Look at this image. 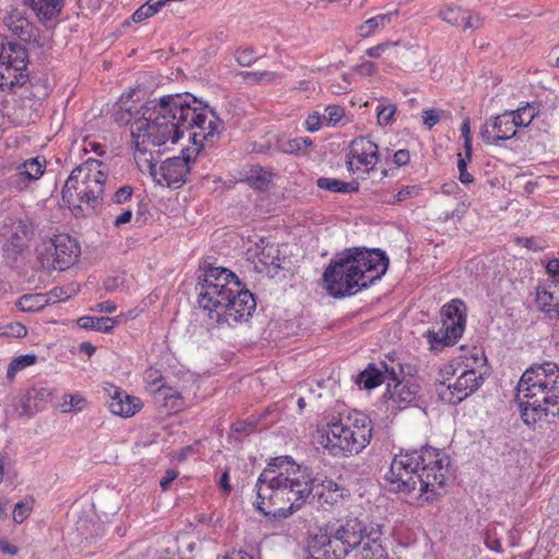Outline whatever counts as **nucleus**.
Wrapping results in <instances>:
<instances>
[{
    "label": "nucleus",
    "mask_w": 559,
    "mask_h": 559,
    "mask_svg": "<svg viewBox=\"0 0 559 559\" xmlns=\"http://www.w3.org/2000/svg\"><path fill=\"white\" fill-rule=\"evenodd\" d=\"M86 405V401L79 394H64L60 404L63 413L71 411H82Z\"/></svg>",
    "instance_id": "42"
},
{
    "label": "nucleus",
    "mask_w": 559,
    "mask_h": 559,
    "mask_svg": "<svg viewBox=\"0 0 559 559\" xmlns=\"http://www.w3.org/2000/svg\"><path fill=\"white\" fill-rule=\"evenodd\" d=\"M318 188L335 193H352L357 192L359 189L358 182L342 181L336 178L320 177L317 180Z\"/></svg>",
    "instance_id": "33"
},
{
    "label": "nucleus",
    "mask_w": 559,
    "mask_h": 559,
    "mask_svg": "<svg viewBox=\"0 0 559 559\" xmlns=\"http://www.w3.org/2000/svg\"><path fill=\"white\" fill-rule=\"evenodd\" d=\"M516 242L518 245L532 251H539L544 249V246L540 243V241H537L535 238H518Z\"/></svg>",
    "instance_id": "55"
},
{
    "label": "nucleus",
    "mask_w": 559,
    "mask_h": 559,
    "mask_svg": "<svg viewBox=\"0 0 559 559\" xmlns=\"http://www.w3.org/2000/svg\"><path fill=\"white\" fill-rule=\"evenodd\" d=\"M3 23L7 28L12 33V35L16 36L23 41H32L36 40L37 37V28L27 20L23 12L15 9L9 12L4 19Z\"/></svg>",
    "instance_id": "23"
},
{
    "label": "nucleus",
    "mask_w": 559,
    "mask_h": 559,
    "mask_svg": "<svg viewBox=\"0 0 559 559\" xmlns=\"http://www.w3.org/2000/svg\"><path fill=\"white\" fill-rule=\"evenodd\" d=\"M352 82L347 74L333 79L329 84V91L335 95H342L350 91Z\"/></svg>",
    "instance_id": "44"
},
{
    "label": "nucleus",
    "mask_w": 559,
    "mask_h": 559,
    "mask_svg": "<svg viewBox=\"0 0 559 559\" xmlns=\"http://www.w3.org/2000/svg\"><path fill=\"white\" fill-rule=\"evenodd\" d=\"M474 355L466 360L464 371L452 383L441 381L437 384L436 392L439 399L449 404L456 405L473 394L483 383L479 369L484 366L486 358L484 352L474 347Z\"/></svg>",
    "instance_id": "13"
},
{
    "label": "nucleus",
    "mask_w": 559,
    "mask_h": 559,
    "mask_svg": "<svg viewBox=\"0 0 559 559\" xmlns=\"http://www.w3.org/2000/svg\"><path fill=\"white\" fill-rule=\"evenodd\" d=\"M226 301L222 311L215 318L217 322H225L228 325H234L248 321L257 307L253 295L246 289L241 282H238L237 293Z\"/></svg>",
    "instance_id": "16"
},
{
    "label": "nucleus",
    "mask_w": 559,
    "mask_h": 559,
    "mask_svg": "<svg viewBox=\"0 0 559 559\" xmlns=\"http://www.w3.org/2000/svg\"><path fill=\"white\" fill-rule=\"evenodd\" d=\"M370 418L358 411L333 417L317 431L318 443L332 456L359 454L371 441Z\"/></svg>",
    "instance_id": "7"
},
{
    "label": "nucleus",
    "mask_w": 559,
    "mask_h": 559,
    "mask_svg": "<svg viewBox=\"0 0 559 559\" xmlns=\"http://www.w3.org/2000/svg\"><path fill=\"white\" fill-rule=\"evenodd\" d=\"M246 254L259 273L273 277L281 269L282 255L278 246L263 238L250 240Z\"/></svg>",
    "instance_id": "15"
},
{
    "label": "nucleus",
    "mask_w": 559,
    "mask_h": 559,
    "mask_svg": "<svg viewBox=\"0 0 559 559\" xmlns=\"http://www.w3.org/2000/svg\"><path fill=\"white\" fill-rule=\"evenodd\" d=\"M150 173L157 186L170 189L175 182V157H167L159 165L151 164Z\"/></svg>",
    "instance_id": "27"
},
{
    "label": "nucleus",
    "mask_w": 559,
    "mask_h": 559,
    "mask_svg": "<svg viewBox=\"0 0 559 559\" xmlns=\"http://www.w3.org/2000/svg\"><path fill=\"white\" fill-rule=\"evenodd\" d=\"M132 194H133L132 187L123 186L115 192V194L112 197V202L116 204H123L131 199Z\"/></svg>",
    "instance_id": "53"
},
{
    "label": "nucleus",
    "mask_w": 559,
    "mask_h": 559,
    "mask_svg": "<svg viewBox=\"0 0 559 559\" xmlns=\"http://www.w3.org/2000/svg\"><path fill=\"white\" fill-rule=\"evenodd\" d=\"M38 17L51 20L62 10L63 0H26Z\"/></svg>",
    "instance_id": "30"
},
{
    "label": "nucleus",
    "mask_w": 559,
    "mask_h": 559,
    "mask_svg": "<svg viewBox=\"0 0 559 559\" xmlns=\"http://www.w3.org/2000/svg\"><path fill=\"white\" fill-rule=\"evenodd\" d=\"M317 479L306 466L290 456L272 459L261 472L257 484V508L264 515L288 518L300 510L313 493L321 504L344 503L350 491L331 478Z\"/></svg>",
    "instance_id": "1"
},
{
    "label": "nucleus",
    "mask_w": 559,
    "mask_h": 559,
    "mask_svg": "<svg viewBox=\"0 0 559 559\" xmlns=\"http://www.w3.org/2000/svg\"><path fill=\"white\" fill-rule=\"evenodd\" d=\"M175 480V471L168 469L166 475L160 479L159 485L162 489L165 491L169 488V485Z\"/></svg>",
    "instance_id": "61"
},
{
    "label": "nucleus",
    "mask_w": 559,
    "mask_h": 559,
    "mask_svg": "<svg viewBox=\"0 0 559 559\" xmlns=\"http://www.w3.org/2000/svg\"><path fill=\"white\" fill-rule=\"evenodd\" d=\"M355 72L362 76H372L377 74V64L372 61L365 60L355 67Z\"/></svg>",
    "instance_id": "52"
},
{
    "label": "nucleus",
    "mask_w": 559,
    "mask_h": 559,
    "mask_svg": "<svg viewBox=\"0 0 559 559\" xmlns=\"http://www.w3.org/2000/svg\"><path fill=\"white\" fill-rule=\"evenodd\" d=\"M461 134L463 138V148L464 151H473L472 145V135H471V120L466 117L461 126Z\"/></svg>",
    "instance_id": "51"
},
{
    "label": "nucleus",
    "mask_w": 559,
    "mask_h": 559,
    "mask_svg": "<svg viewBox=\"0 0 559 559\" xmlns=\"http://www.w3.org/2000/svg\"><path fill=\"white\" fill-rule=\"evenodd\" d=\"M144 379L147 389L153 394L155 403L159 407L166 408V414H170L175 405V393L171 386H167L164 382V377L159 370L148 368L144 373Z\"/></svg>",
    "instance_id": "20"
},
{
    "label": "nucleus",
    "mask_w": 559,
    "mask_h": 559,
    "mask_svg": "<svg viewBox=\"0 0 559 559\" xmlns=\"http://www.w3.org/2000/svg\"><path fill=\"white\" fill-rule=\"evenodd\" d=\"M173 95H166L158 102L152 100L142 106L134 116L131 124L132 146L135 152L144 154L150 144L160 146L170 141L175 144V115L169 108Z\"/></svg>",
    "instance_id": "8"
},
{
    "label": "nucleus",
    "mask_w": 559,
    "mask_h": 559,
    "mask_svg": "<svg viewBox=\"0 0 559 559\" xmlns=\"http://www.w3.org/2000/svg\"><path fill=\"white\" fill-rule=\"evenodd\" d=\"M393 162L397 166H404L409 162V152L407 150H399L393 155Z\"/></svg>",
    "instance_id": "58"
},
{
    "label": "nucleus",
    "mask_w": 559,
    "mask_h": 559,
    "mask_svg": "<svg viewBox=\"0 0 559 559\" xmlns=\"http://www.w3.org/2000/svg\"><path fill=\"white\" fill-rule=\"evenodd\" d=\"M243 78L248 83L271 84L276 81L277 74L272 71H247Z\"/></svg>",
    "instance_id": "41"
},
{
    "label": "nucleus",
    "mask_w": 559,
    "mask_h": 559,
    "mask_svg": "<svg viewBox=\"0 0 559 559\" xmlns=\"http://www.w3.org/2000/svg\"><path fill=\"white\" fill-rule=\"evenodd\" d=\"M538 114L535 104H526L515 110H507L487 119L480 128V138L487 145H499L514 138L518 130L528 127Z\"/></svg>",
    "instance_id": "11"
},
{
    "label": "nucleus",
    "mask_w": 559,
    "mask_h": 559,
    "mask_svg": "<svg viewBox=\"0 0 559 559\" xmlns=\"http://www.w3.org/2000/svg\"><path fill=\"white\" fill-rule=\"evenodd\" d=\"M379 162L378 145L365 136L356 138L346 155L347 170L352 174L370 173Z\"/></svg>",
    "instance_id": "18"
},
{
    "label": "nucleus",
    "mask_w": 559,
    "mask_h": 559,
    "mask_svg": "<svg viewBox=\"0 0 559 559\" xmlns=\"http://www.w3.org/2000/svg\"><path fill=\"white\" fill-rule=\"evenodd\" d=\"M36 359H37L36 356L32 355V354L22 355V356L14 358L8 367V371H7L8 378H10V379L14 378V376L17 371H20L28 366L34 365L36 362Z\"/></svg>",
    "instance_id": "40"
},
{
    "label": "nucleus",
    "mask_w": 559,
    "mask_h": 559,
    "mask_svg": "<svg viewBox=\"0 0 559 559\" xmlns=\"http://www.w3.org/2000/svg\"><path fill=\"white\" fill-rule=\"evenodd\" d=\"M535 301L537 307L545 312L549 319H556L559 307V286L555 283L543 282L536 286Z\"/></svg>",
    "instance_id": "24"
},
{
    "label": "nucleus",
    "mask_w": 559,
    "mask_h": 559,
    "mask_svg": "<svg viewBox=\"0 0 559 559\" xmlns=\"http://www.w3.org/2000/svg\"><path fill=\"white\" fill-rule=\"evenodd\" d=\"M324 111L323 119L328 127L336 126L345 115L344 108L338 105H329Z\"/></svg>",
    "instance_id": "43"
},
{
    "label": "nucleus",
    "mask_w": 559,
    "mask_h": 559,
    "mask_svg": "<svg viewBox=\"0 0 559 559\" xmlns=\"http://www.w3.org/2000/svg\"><path fill=\"white\" fill-rule=\"evenodd\" d=\"M46 302L45 296L40 294L22 296L16 306L24 312L37 311L44 307Z\"/></svg>",
    "instance_id": "38"
},
{
    "label": "nucleus",
    "mask_w": 559,
    "mask_h": 559,
    "mask_svg": "<svg viewBox=\"0 0 559 559\" xmlns=\"http://www.w3.org/2000/svg\"><path fill=\"white\" fill-rule=\"evenodd\" d=\"M32 510L33 500L17 502L13 510V521L17 524L23 523L31 515Z\"/></svg>",
    "instance_id": "45"
},
{
    "label": "nucleus",
    "mask_w": 559,
    "mask_h": 559,
    "mask_svg": "<svg viewBox=\"0 0 559 559\" xmlns=\"http://www.w3.org/2000/svg\"><path fill=\"white\" fill-rule=\"evenodd\" d=\"M546 272L551 277L548 282L559 286V259H550L546 264Z\"/></svg>",
    "instance_id": "54"
},
{
    "label": "nucleus",
    "mask_w": 559,
    "mask_h": 559,
    "mask_svg": "<svg viewBox=\"0 0 559 559\" xmlns=\"http://www.w3.org/2000/svg\"><path fill=\"white\" fill-rule=\"evenodd\" d=\"M116 309H117V306L111 300H106V301H103V302H99L96 305V310H98L100 312L112 313L116 311Z\"/></svg>",
    "instance_id": "60"
},
{
    "label": "nucleus",
    "mask_w": 559,
    "mask_h": 559,
    "mask_svg": "<svg viewBox=\"0 0 559 559\" xmlns=\"http://www.w3.org/2000/svg\"><path fill=\"white\" fill-rule=\"evenodd\" d=\"M466 306L460 299H453L441 308V325L425 333L429 350L440 353L454 345L463 335L466 326Z\"/></svg>",
    "instance_id": "12"
},
{
    "label": "nucleus",
    "mask_w": 559,
    "mask_h": 559,
    "mask_svg": "<svg viewBox=\"0 0 559 559\" xmlns=\"http://www.w3.org/2000/svg\"><path fill=\"white\" fill-rule=\"evenodd\" d=\"M441 118V111L438 109H426L423 111V123L428 128H433Z\"/></svg>",
    "instance_id": "50"
},
{
    "label": "nucleus",
    "mask_w": 559,
    "mask_h": 559,
    "mask_svg": "<svg viewBox=\"0 0 559 559\" xmlns=\"http://www.w3.org/2000/svg\"><path fill=\"white\" fill-rule=\"evenodd\" d=\"M20 169L27 170L32 175V179L37 181L45 173L46 159L40 156L32 157L20 163Z\"/></svg>",
    "instance_id": "36"
},
{
    "label": "nucleus",
    "mask_w": 559,
    "mask_h": 559,
    "mask_svg": "<svg viewBox=\"0 0 559 559\" xmlns=\"http://www.w3.org/2000/svg\"><path fill=\"white\" fill-rule=\"evenodd\" d=\"M473 151H464L457 154L459 179L463 185H469L474 181V176L468 173L467 166L472 163Z\"/></svg>",
    "instance_id": "37"
},
{
    "label": "nucleus",
    "mask_w": 559,
    "mask_h": 559,
    "mask_svg": "<svg viewBox=\"0 0 559 559\" xmlns=\"http://www.w3.org/2000/svg\"><path fill=\"white\" fill-rule=\"evenodd\" d=\"M236 61L242 66H250L255 59V53L252 48L238 49L235 53Z\"/></svg>",
    "instance_id": "49"
},
{
    "label": "nucleus",
    "mask_w": 559,
    "mask_h": 559,
    "mask_svg": "<svg viewBox=\"0 0 559 559\" xmlns=\"http://www.w3.org/2000/svg\"><path fill=\"white\" fill-rule=\"evenodd\" d=\"M50 397L47 388L33 386L28 389L14 404V412L19 417H31L40 411Z\"/></svg>",
    "instance_id": "21"
},
{
    "label": "nucleus",
    "mask_w": 559,
    "mask_h": 559,
    "mask_svg": "<svg viewBox=\"0 0 559 559\" xmlns=\"http://www.w3.org/2000/svg\"><path fill=\"white\" fill-rule=\"evenodd\" d=\"M107 177V167L94 158L86 159L72 170L62 189V200L74 216L88 215L100 205Z\"/></svg>",
    "instance_id": "9"
},
{
    "label": "nucleus",
    "mask_w": 559,
    "mask_h": 559,
    "mask_svg": "<svg viewBox=\"0 0 559 559\" xmlns=\"http://www.w3.org/2000/svg\"><path fill=\"white\" fill-rule=\"evenodd\" d=\"M381 536V525L349 519L336 528L333 537L323 532L311 536L306 559H343L352 551L355 559H389Z\"/></svg>",
    "instance_id": "3"
},
{
    "label": "nucleus",
    "mask_w": 559,
    "mask_h": 559,
    "mask_svg": "<svg viewBox=\"0 0 559 559\" xmlns=\"http://www.w3.org/2000/svg\"><path fill=\"white\" fill-rule=\"evenodd\" d=\"M200 447L199 442H195L192 445L185 447L181 449L180 453H177V461L188 459L192 455H194L198 452V449Z\"/></svg>",
    "instance_id": "57"
},
{
    "label": "nucleus",
    "mask_w": 559,
    "mask_h": 559,
    "mask_svg": "<svg viewBox=\"0 0 559 559\" xmlns=\"http://www.w3.org/2000/svg\"><path fill=\"white\" fill-rule=\"evenodd\" d=\"M238 276L225 267L210 266L198 277L197 304L211 319H215L226 301L238 289Z\"/></svg>",
    "instance_id": "10"
},
{
    "label": "nucleus",
    "mask_w": 559,
    "mask_h": 559,
    "mask_svg": "<svg viewBox=\"0 0 559 559\" xmlns=\"http://www.w3.org/2000/svg\"><path fill=\"white\" fill-rule=\"evenodd\" d=\"M152 15L151 7L144 3L132 14V21L139 23Z\"/></svg>",
    "instance_id": "56"
},
{
    "label": "nucleus",
    "mask_w": 559,
    "mask_h": 559,
    "mask_svg": "<svg viewBox=\"0 0 559 559\" xmlns=\"http://www.w3.org/2000/svg\"><path fill=\"white\" fill-rule=\"evenodd\" d=\"M395 15L396 13L389 12L384 14H378L366 20L357 27V35L362 38L373 36L374 34L384 29L392 22Z\"/></svg>",
    "instance_id": "28"
},
{
    "label": "nucleus",
    "mask_w": 559,
    "mask_h": 559,
    "mask_svg": "<svg viewBox=\"0 0 559 559\" xmlns=\"http://www.w3.org/2000/svg\"><path fill=\"white\" fill-rule=\"evenodd\" d=\"M32 182H35L32 175L27 170L20 169L19 164L15 166L14 173L7 179L8 187L19 192L26 190Z\"/></svg>",
    "instance_id": "34"
},
{
    "label": "nucleus",
    "mask_w": 559,
    "mask_h": 559,
    "mask_svg": "<svg viewBox=\"0 0 559 559\" xmlns=\"http://www.w3.org/2000/svg\"><path fill=\"white\" fill-rule=\"evenodd\" d=\"M388 266L389 258L379 249H349L325 269L324 288L335 298L355 295L380 280Z\"/></svg>",
    "instance_id": "4"
},
{
    "label": "nucleus",
    "mask_w": 559,
    "mask_h": 559,
    "mask_svg": "<svg viewBox=\"0 0 559 559\" xmlns=\"http://www.w3.org/2000/svg\"><path fill=\"white\" fill-rule=\"evenodd\" d=\"M28 53L16 43L0 36V90L13 91L28 79Z\"/></svg>",
    "instance_id": "14"
},
{
    "label": "nucleus",
    "mask_w": 559,
    "mask_h": 559,
    "mask_svg": "<svg viewBox=\"0 0 559 559\" xmlns=\"http://www.w3.org/2000/svg\"><path fill=\"white\" fill-rule=\"evenodd\" d=\"M53 267L66 270L72 265L80 254L75 239L68 235H59L52 240Z\"/></svg>",
    "instance_id": "22"
},
{
    "label": "nucleus",
    "mask_w": 559,
    "mask_h": 559,
    "mask_svg": "<svg viewBox=\"0 0 559 559\" xmlns=\"http://www.w3.org/2000/svg\"><path fill=\"white\" fill-rule=\"evenodd\" d=\"M312 145V140L308 136H298L283 143V151L288 154H299Z\"/></svg>",
    "instance_id": "39"
},
{
    "label": "nucleus",
    "mask_w": 559,
    "mask_h": 559,
    "mask_svg": "<svg viewBox=\"0 0 559 559\" xmlns=\"http://www.w3.org/2000/svg\"><path fill=\"white\" fill-rule=\"evenodd\" d=\"M472 356H475L474 348L461 354L460 356L444 364L439 370L438 383H440L441 381L448 383V381L452 377H454L457 373L460 374L462 371H464V365L466 364V360Z\"/></svg>",
    "instance_id": "31"
},
{
    "label": "nucleus",
    "mask_w": 559,
    "mask_h": 559,
    "mask_svg": "<svg viewBox=\"0 0 559 559\" xmlns=\"http://www.w3.org/2000/svg\"><path fill=\"white\" fill-rule=\"evenodd\" d=\"M273 180V173L259 165L250 166L245 175L243 181L257 190H265Z\"/></svg>",
    "instance_id": "29"
},
{
    "label": "nucleus",
    "mask_w": 559,
    "mask_h": 559,
    "mask_svg": "<svg viewBox=\"0 0 559 559\" xmlns=\"http://www.w3.org/2000/svg\"><path fill=\"white\" fill-rule=\"evenodd\" d=\"M217 559H254L251 555L242 550H235Z\"/></svg>",
    "instance_id": "59"
},
{
    "label": "nucleus",
    "mask_w": 559,
    "mask_h": 559,
    "mask_svg": "<svg viewBox=\"0 0 559 559\" xmlns=\"http://www.w3.org/2000/svg\"><path fill=\"white\" fill-rule=\"evenodd\" d=\"M106 392L110 399L108 408L114 415L124 418L132 417L140 412L143 406L139 397L129 395L126 391L116 385L110 384L106 388Z\"/></svg>",
    "instance_id": "19"
},
{
    "label": "nucleus",
    "mask_w": 559,
    "mask_h": 559,
    "mask_svg": "<svg viewBox=\"0 0 559 559\" xmlns=\"http://www.w3.org/2000/svg\"><path fill=\"white\" fill-rule=\"evenodd\" d=\"M222 129L216 112L190 93H177V141L180 131H189L191 145L185 146L177 156V186L187 181L190 164L194 163L205 141H214Z\"/></svg>",
    "instance_id": "5"
},
{
    "label": "nucleus",
    "mask_w": 559,
    "mask_h": 559,
    "mask_svg": "<svg viewBox=\"0 0 559 559\" xmlns=\"http://www.w3.org/2000/svg\"><path fill=\"white\" fill-rule=\"evenodd\" d=\"M132 218V211L131 210H127V211H123L120 215H118L115 219V226L119 227L123 224H127L131 221Z\"/></svg>",
    "instance_id": "62"
},
{
    "label": "nucleus",
    "mask_w": 559,
    "mask_h": 559,
    "mask_svg": "<svg viewBox=\"0 0 559 559\" xmlns=\"http://www.w3.org/2000/svg\"><path fill=\"white\" fill-rule=\"evenodd\" d=\"M386 366L381 364H369L356 378L359 388L372 390L385 381Z\"/></svg>",
    "instance_id": "26"
},
{
    "label": "nucleus",
    "mask_w": 559,
    "mask_h": 559,
    "mask_svg": "<svg viewBox=\"0 0 559 559\" xmlns=\"http://www.w3.org/2000/svg\"><path fill=\"white\" fill-rule=\"evenodd\" d=\"M397 107L389 99L381 98L377 105V121L381 127L392 124L396 115Z\"/></svg>",
    "instance_id": "35"
},
{
    "label": "nucleus",
    "mask_w": 559,
    "mask_h": 559,
    "mask_svg": "<svg viewBox=\"0 0 559 559\" xmlns=\"http://www.w3.org/2000/svg\"><path fill=\"white\" fill-rule=\"evenodd\" d=\"M419 192H420V188L418 186H406V187L402 188L396 194H394L392 200H389L388 202L391 204L402 202L407 199L417 197L419 194Z\"/></svg>",
    "instance_id": "47"
},
{
    "label": "nucleus",
    "mask_w": 559,
    "mask_h": 559,
    "mask_svg": "<svg viewBox=\"0 0 559 559\" xmlns=\"http://www.w3.org/2000/svg\"><path fill=\"white\" fill-rule=\"evenodd\" d=\"M516 401L523 420L531 425L559 404V368L547 361L524 371L518 386Z\"/></svg>",
    "instance_id": "6"
},
{
    "label": "nucleus",
    "mask_w": 559,
    "mask_h": 559,
    "mask_svg": "<svg viewBox=\"0 0 559 559\" xmlns=\"http://www.w3.org/2000/svg\"><path fill=\"white\" fill-rule=\"evenodd\" d=\"M118 324V320L110 317H91L83 316L78 319V325L84 330H94L108 333Z\"/></svg>",
    "instance_id": "32"
},
{
    "label": "nucleus",
    "mask_w": 559,
    "mask_h": 559,
    "mask_svg": "<svg viewBox=\"0 0 559 559\" xmlns=\"http://www.w3.org/2000/svg\"><path fill=\"white\" fill-rule=\"evenodd\" d=\"M325 126L323 116L319 112H312L305 120V128L309 132H316Z\"/></svg>",
    "instance_id": "48"
},
{
    "label": "nucleus",
    "mask_w": 559,
    "mask_h": 559,
    "mask_svg": "<svg viewBox=\"0 0 559 559\" xmlns=\"http://www.w3.org/2000/svg\"><path fill=\"white\" fill-rule=\"evenodd\" d=\"M397 45H399V41H390V40L383 41L376 46L369 47L365 53L369 58H380L383 53L392 50Z\"/></svg>",
    "instance_id": "46"
},
{
    "label": "nucleus",
    "mask_w": 559,
    "mask_h": 559,
    "mask_svg": "<svg viewBox=\"0 0 559 559\" xmlns=\"http://www.w3.org/2000/svg\"><path fill=\"white\" fill-rule=\"evenodd\" d=\"M449 464L448 455L431 447L401 452L393 457L385 481L390 491L403 495L413 506L425 507L444 493Z\"/></svg>",
    "instance_id": "2"
},
{
    "label": "nucleus",
    "mask_w": 559,
    "mask_h": 559,
    "mask_svg": "<svg viewBox=\"0 0 559 559\" xmlns=\"http://www.w3.org/2000/svg\"><path fill=\"white\" fill-rule=\"evenodd\" d=\"M439 16L442 21L454 26H461L464 29L477 28L480 25V19L478 16H473L468 11L453 5L441 9Z\"/></svg>",
    "instance_id": "25"
},
{
    "label": "nucleus",
    "mask_w": 559,
    "mask_h": 559,
    "mask_svg": "<svg viewBox=\"0 0 559 559\" xmlns=\"http://www.w3.org/2000/svg\"><path fill=\"white\" fill-rule=\"evenodd\" d=\"M120 285V281L118 277H108L104 281V288L107 292L116 290Z\"/></svg>",
    "instance_id": "64"
},
{
    "label": "nucleus",
    "mask_w": 559,
    "mask_h": 559,
    "mask_svg": "<svg viewBox=\"0 0 559 559\" xmlns=\"http://www.w3.org/2000/svg\"><path fill=\"white\" fill-rule=\"evenodd\" d=\"M219 487L225 492L228 493L231 491V486L229 484V474L227 471H225L219 479Z\"/></svg>",
    "instance_id": "63"
},
{
    "label": "nucleus",
    "mask_w": 559,
    "mask_h": 559,
    "mask_svg": "<svg viewBox=\"0 0 559 559\" xmlns=\"http://www.w3.org/2000/svg\"><path fill=\"white\" fill-rule=\"evenodd\" d=\"M386 403L400 409H404L414 406L418 403L421 397V385L418 379L415 378H403L397 379L394 373L388 378L386 391H385Z\"/></svg>",
    "instance_id": "17"
}]
</instances>
